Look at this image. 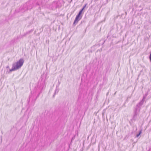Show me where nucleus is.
<instances>
[{"label":"nucleus","instance_id":"0eeeda50","mask_svg":"<svg viewBox=\"0 0 151 151\" xmlns=\"http://www.w3.org/2000/svg\"><path fill=\"white\" fill-rule=\"evenodd\" d=\"M33 31V29H31L28 32H26V33L25 34V35H27V34H29L31 32H32Z\"/></svg>","mask_w":151,"mask_h":151},{"label":"nucleus","instance_id":"4468645a","mask_svg":"<svg viewBox=\"0 0 151 151\" xmlns=\"http://www.w3.org/2000/svg\"><path fill=\"white\" fill-rule=\"evenodd\" d=\"M6 68H9V66H8L7 67H6Z\"/></svg>","mask_w":151,"mask_h":151},{"label":"nucleus","instance_id":"39448f33","mask_svg":"<svg viewBox=\"0 0 151 151\" xmlns=\"http://www.w3.org/2000/svg\"><path fill=\"white\" fill-rule=\"evenodd\" d=\"M49 0H38V1L36 3V6H40L43 5L47 2Z\"/></svg>","mask_w":151,"mask_h":151},{"label":"nucleus","instance_id":"ddd939ff","mask_svg":"<svg viewBox=\"0 0 151 151\" xmlns=\"http://www.w3.org/2000/svg\"><path fill=\"white\" fill-rule=\"evenodd\" d=\"M149 59L150 60V61L151 62V53L150 54L149 56Z\"/></svg>","mask_w":151,"mask_h":151},{"label":"nucleus","instance_id":"1a4fd4ad","mask_svg":"<svg viewBox=\"0 0 151 151\" xmlns=\"http://www.w3.org/2000/svg\"><path fill=\"white\" fill-rule=\"evenodd\" d=\"M141 133H142V130H141L139 131V133L138 134H137L136 137H138L139 136V135L141 134Z\"/></svg>","mask_w":151,"mask_h":151},{"label":"nucleus","instance_id":"6e6552de","mask_svg":"<svg viewBox=\"0 0 151 151\" xmlns=\"http://www.w3.org/2000/svg\"><path fill=\"white\" fill-rule=\"evenodd\" d=\"M58 91H57V88H56V89L55 91V93L54 94V95L53 96V97H54L55 96V95L56 93H58Z\"/></svg>","mask_w":151,"mask_h":151},{"label":"nucleus","instance_id":"f03ea898","mask_svg":"<svg viewBox=\"0 0 151 151\" xmlns=\"http://www.w3.org/2000/svg\"><path fill=\"white\" fill-rule=\"evenodd\" d=\"M40 94V93H36V92L32 93L29 96V99L27 100L28 103L29 104L30 99H32L33 106L36 99L38 97Z\"/></svg>","mask_w":151,"mask_h":151},{"label":"nucleus","instance_id":"9b49d317","mask_svg":"<svg viewBox=\"0 0 151 151\" xmlns=\"http://www.w3.org/2000/svg\"><path fill=\"white\" fill-rule=\"evenodd\" d=\"M147 93H146L145 95L144 96H143V99H146V97L147 96Z\"/></svg>","mask_w":151,"mask_h":151},{"label":"nucleus","instance_id":"7ed1b4c3","mask_svg":"<svg viewBox=\"0 0 151 151\" xmlns=\"http://www.w3.org/2000/svg\"><path fill=\"white\" fill-rule=\"evenodd\" d=\"M83 11L81 9L77 15L73 24V25L74 26H75L77 24L78 22L81 19L82 16H81V15Z\"/></svg>","mask_w":151,"mask_h":151},{"label":"nucleus","instance_id":"20e7f679","mask_svg":"<svg viewBox=\"0 0 151 151\" xmlns=\"http://www.w3.org/2000/svg\"><path fill=\"white\" fill-rule=\"evenodd\" d=\"M140 110L139 109L135 108V109L134 111V114L132 118V120L135 121L137 119V116L139 114L140 112Z\"/></svg>","mask_w":151,"mask_h":151},{"label":"nucleus","instance_id":"423d86ee","mask_svg":"<svg viewBox=\"0 0 151 151\" xmlns=\"http://www.w3.org/2000/svg\"><path fill=\"white\" fill-rule=\"evenodd\" d=\"M145 99H143L137 105L135 108L140 110L141 106L143 104Z\"/></svg>","mask_w":151,"mask_h":151},{"label":"nucleus","instance_id":"9d476101","mask_svg":"<svg viewBox=\"0 0 151 151\" xmlns=\"http://www.w3.org/2000/svg\"><path fill=\"white\" fill-rule=\"evenodd\" d=\"M32 5H31L30 6H28L27 9H31L32 8Z\"/></svg>","mask_w":151,"mask_h":151},{"label":"nucleus","instance_id":"f257e3e1","mask_svg":"<svg viewBox=\"0 0 151 151\" xmlns=\"http://www.w3.org/2000/svg\"><path fill=\"white\" fill-rule=\"evenodd\" d=\"M24 60L23 58L20 59L19 61L17 62L13 63L12 65V68L11 69H10L9 71L10 72L14 71L20 68L22 66L24 63Z\"/></svg>","mask_w":151,"mask_h":151},{"label":"nucleus","instance_id":"f8f14e48","mask_svg":"<svg viewBox=\"0 0 151 151\" xmlns=\"http://www.w3.org/2000/svg\"><path fill=\"white\" fill-rule=\"evenodd\" d=\"M87 5V4H86L85 5L83 6V8L81 9L83 11V10L85 9V8L86 7Z\"/></svg>","mask_w":151,"mask_h":151}]
</instances>
